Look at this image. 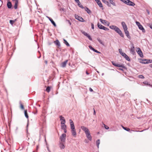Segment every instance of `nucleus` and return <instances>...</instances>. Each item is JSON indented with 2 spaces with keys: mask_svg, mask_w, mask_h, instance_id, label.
<instances>
[{
  "mask_svg": "<svg viewBox=\"0 0 152 152\" xmlns=\"http://www.w3.org/2000/svg\"><path fill=\"white\" fill-rule=\"evenodd\" d=\"M69 122L70 124V128L71 129V132L72 135L75 137L76 136L77 133L75 128L74 123L73 121L70 119Z\"/></svg>",
  "mask_w": 152,
  "mask_h": 152,
  "instance_id": "obj_1",
  "label": "nucleus"
},
{
  "mask_svg": "<svg viewBox=\"0 0 152 152\" xmlns=\"http://www.w3.org/2000/svg\"><path fill=\"white\" fill-rule=\"evenodd\" d=\"M66 135L65 134H63L60 137V142H65Z\"/></svg>",
  "mask_w": 152,
  "mask_h": 152,
  "instance_id": "obj_2",
  "label": "nucleus"
},
{
  "mask_svg": "<svg viewBox=\"0 0 152 152\" xmlns=\"http://www.w3.org/2000/svg\"><path fill=\"white\" fill-rule=\"evenodd\" d=\"M136 23L137 25L138 26L139 28L143 32L145 33V30L141 24L138 21H136Z\"/></svg>",
  "mask_w": 152,
  "mask_h": 152,
  "instance_id": "obj_3",
  "label": "nucleus"
},
{
  "mask_svg": "<svg viewBox=\"0 0 152 152\" xmlns=\"http://www.w3.org/2000/svg\"><path fill=\"white\" fill-rule=\"evenodd\" d=\"M124 3L130 6H134L135 5V4L134 2L129 0H125Z\"/></svg>",
  "mask_w": 152,
  "mask_h": 152,
  "instance_id": "obj_4",
  "label": "nucleus"
},
{
  "mask_svg": "<svg viewBox=\"0 0 152 152\" xmlns=\"http://www.w3.org/2000/svg\"><path fill=\"white\" fill-rule=\"evenodd\" d=\"M97 25L98 27L100 29H102L105 31H108L109 30L108 28L105 27L101 24H99V23H98Z\"/></svg>",
  "mask_w": 152,
  "mask_h": 152,
  "instance_id": "obj_5",
  "label": "nucleus"
},
{
  "mask_svg": "<svg viewBox=\"0 0 152 152\" xmlns=\"http://www.w3.org/2000/svg\"><path fill=\"white\" fill-rule=\"evenodd\" d=\"M59 146L61 149H64L65 147V142H60Z\"/></svg>",
  "mask_w": 152,
  "mask_h": 152,
  "instance_id": "obj_6",
  "label": "nucleus"
},
{
  "mask_svg": "<svg viewBox=\"0 0 152 152\" xmlns=\"http://www.w3.org/2000/svg\"><path fill=\"white\" fill-rule=\"evenodd\" d=\"M112 64L114 65L115 66H117L118 67H121L123 68H125V66H124V65L123 64H118L115 63L113 61H112Z\"/></svg>",
  "mask_w": 152,
  "mask_h": 152,
  "instance_id": "obj_7",
  "label": "nucleus"
},
{
  "mask_svg": "<svg viewBox=\"0 0 152 152\" xmlns=\"http://www.w3.org/2000/svg\"><path fill=\"white\" fill-rule=\"evenodd\" d=\"M137 51L140 56L141 57H143V55L142 53L141 50V49L139 48H137Z\"/></svg>",
  "mask_w": 152,
  "mask_h": 152,
  "instance_id": "obj_8",
  "label": "nucleus"
},
{
  "mask_svg": "<svg viewBox=\"0 0 152 152\" xmlns=\"http://www.w3.org/2000/svg\"><path fill=\"white\" fill-rule=\"evenodd\" d=\"M81 129L85 132L86 134L89 132V130L86 127L82 126H81Z\"/></svg>",
  "mask_w": 152,
  "mask_h": 152,
  "instance_id": "obj_9",
  "label": "nucleus"
},
{
  "mask_svg": "<svg viewBox=\"0 0 152 152\" xmlns=\"http://www.w3.org/2000/svg\"><path fill=\"white\" fill-rule=\"evenodd\" d=\"M14 3V8L15 9L17 8L18 5V0H12Z\"/></svg>",
  "mask_w": 152,
  "mask_h": 152,
  "instance_id": "obj_10",
  "label": "nucleus"
},
{
  "mask_svg": "<svg viewBox=\"0 0 152 152\" xmlns=\"http://www.w3.org/2000/svg\"><path fill=\"white\" fill-rule=\"evenodd\" d=\"M117 33H118L122 37H124V35L122 33L120 29L118 28L116 31H115Z\"/></svg>",
  "mask_w": 152,
  "mask_h": 152,
  "instance_id": "obj_11",
  "label": "nucleus"
},
{
  "mask_svg": "<svg viewBox=\"0 0 152 152\" xmlns=\"http://www.w3.org/2000/svg\"><path fill=\"white\" fill-rule=\"evenodd\" d=\"M130 51L132 53L134 54L135 53L134 51V45L132 44V47L130 49Z\"/></svg>",
  "mask_w": 152,
  "mask_h": 152,
  "instance_id": "obj_12",
  "label": "nucleus"
},
{
  "mask_svg": "<svg viewBox=\"0 0 152 152\" xmlns=\"http://www.w3.org/2000/svg\"><path fill=\"white\" fill-rule=\"evenodd\" d=\"M121 24L124 30V31L126 30H127V26L126 24V23L124 22H122Z\"/></svg>",
  "mask_w": 152,
  "mask_h": 152,
  "instance_id": "obj_13",
  "label": "nucleus"
},
{
  "mask_svg": "<svg viewBox=\"0 0 152 152\" xmlns=\"http://www.w3.org/2000/svg\"><path fill=\"white\" fill-rule=\"evenodd\" d=\"M59 117L61 121V124H64L65 123V120L64 117H63L62 116L60 115Z\"/></svg>",
  "mask_w": 152,
  "mask_h": 152,
  "instance_id": "obj_14",
  "label": "nucleus"
},
{
  "mask_svg": "<svg viewBox=\"0 0 152 152\" xmlns=\"http://www.w3.org/2000/svg\"><path fill=\"white\" fill-rule=\"evenodd\" d=\"M75 17L76 19L78 20H79L80 21H83V18L80 16H78L77 15H75Z\"/></svg>",
  "mask_w": 152,
  "mask_h": 152,
  "instance_id": "obj_15",
  "label": "nucleus"
},
{
  "mask_svg": "<svg viewBox=\"0 0 152 152\" xmlns=\"http://www.w3.org/2000/svg\"><path fill=\"white\" fill-rule=\"evenodd\" d=\"M82 33L85 36H86L89 39L91 40H92V38H91V36L88 35L87 33L86 32L83 31L82 32Z\"/></svg>",
  "mask_w": 152,
  "mask_h": 152,
  "instance_id": "obj_16",
  "label": "nucleus"
},
{
  "mask_svg": "<svg viewBox=\"0 0 152 152\" xmlns=\"http://www.w3.org/2000/svg\"><path fill=\"white\" fill-rule=\"evenodd\" d=\"M121 53L122 54V56H124L126 60L128 61H130V59L129 58L128 56L127 55H126L125 53Z\"/></svg>",
  "mask_w": 152,
  "mask_h": 152,
  "instance_id": "obj_17",
  "label": "nucleus"
},
{
  "mask_svg": "<svg viewBox=\"0 0 152 152\" xmlns=\"http://www.w3.org/2000/svg\"><path fill=\"white\" fill-rule=\"evenodd\" d=\"M97 4L101 7H103L102 5L99 0H95Z\"/></svg>",
  "mask_w": 152,
  "mask_h": 152,
  "instance_id": "obj_18",
  "label": "nucleus"
},
{
  "mask_svg": "<svg viewBox=\"0 0 152 152\" xmlns=\"http://www.w3.org/2000/svg\"><path fill=\"white\" fill-rule=\"evenodd\" d=\"M110 28L111 29L114 30L115 31H116L118 28L117 26L113 25L110 26Z\"/></svg>",
  "mask_w": 152,
  "mask_h": 152,
  "instance_id": "obj_19",
  "label": "nucleus"
},
{
  "mask_svg": "<svg viewBox=\"0 0 152 152\" xmlns=\"http://www.w3.org/2000/svg\"><path fill=\"white\" fill-rule=\"evenodd\" d=\"M67 62H68V60H66L65 61L62 62L61 63V66L63 67H65Z\"/></svg>",
  "mask_w": 152,
  "mask_h": 152,
  "instance_id": "obj_20",
  "label": "nucleus"
},
{
  "mask_svg": "<svg viewBox=\"0 0 152 152\" xmlns=\"http://www.w3.org/2000/svg\"><path fill=\"white\" fill-rule=\"evenodd\" d=\"M48 18L49 19V20L51 21V23L53 24V26H55V27H56V25L55 23V22L51 18L49 17H48Z\"/></svg>",
  "mask_w": 152,
  "mask_h": 152,
  "instance_id": "obj_21",
  "label": "nucleus"
},
{
  "mask_svg": "<svg viewBox=\"0 0 152 152\" xmlns=\"http://www.w3.org/2000/svg\"><path fill=\"white\" fill-rule=\"evenodd\" d=\"M87 137V138L90 140H91V137L90 135V132L86 134Z\"/></svg>",
  "mask_w": 152,
  "mask_h": 152,
  "instance_id": "obj_22",
  "label": "nucleus"
},
{
  "mask_svg": "<svg viewBox=\"0 0 152 152\" xmlns=\"http://www.w3.org/2000/svg\"><path fill=\"white\" fill-rule=\"evenodd\" d=\"M124 31L125 33V34L127 37H128V38H130V37L129 35V33L128 31H127V30H124Z\"/></svg>",
  "mask_w": 152,
  "mask_h": 152,
  "instance_id": "obj_23",
  "label": "nucleus"
},
{
  "mask_svg": "<svg viewBox=\"0 0 152 152\" xmlns=\"http://www.w3.org/2000/svg\"><path fill=\"white\" fill-rule=\"evenodd\" d=\"M54 43L58 47L60 46V44L59 41L58 40H56L55 41H54Z\"/></svg>",
  "mask_w": 152,
  "mask_h": 152,
  "instance_id": "obj_24",
  "label": "nucleus"
},
{
  "mask_svg": "<svg viewBox=\"0 0 152 152\" xmlns=\"http://www.w3.org/2000/svg\"><path fill=\"white\" fill-rule=\"evenodd\" d=\"M7 6V7L9 9H10L12 7V3L10 1L8 2Z\"/></svg>",
  "mask_w": 152,
  "mask_h": 152,
  "instance_id": "obj_25",
  "label": "nucleus"
},
{
  "mask_svg": "<svg viewBox=\"0 0 152 152\" xmlns=\"http://www.w3.org/2000/svg\"><path fill=\"white\" fill-rule=\"evenodd\" d=\"M102 1L103 2L107 4L108 6L110 7V5L108 1H106L105 0H102Z\"/></svg>",
  "mask_w": 152,
  "mask_h": 152,
  "instance_id": "obj_26",
  "label": "nucleus"
},
{
  "mask_svg": "<svg viewBox=\"0 0 152 152\" xmlns=\"http://www.w3.org/2000/svg\"><path fill=\"white\" fill-rule=\"evenodd\" d=\"M144 61L143 62H142V63H151L152 62V60H145L144 61Z\"/></svg>",
  "mask_w": 152,
  "mask_h": 152,
  "instance_id": "obj_27",
  "label": "nucleus"
},
{
  "mask_svg": "<svg viewBox=\"0 0 152 152\" xmlns=\"http://www.w3.org/2000/svg\"><path fill=\"white\" fill-rule=\"evenodd\" d=\"M85 10L88 14H90L91 13V10L87 7L85 8Z\"/></svg>",
  "mask_w": 152,
  "mask_h": 152,
  "instance_id": "obj_28",
  "label": "nucleus"
},
{
  "mask_svg": "<svg viewBox=\"0 0 152 152\" xmlns=\"http://www.w3.org/2000/svg\"><path fill=\"white\" fill-rule=\"evenodd\" d=\"M100 22L103 24H106L107 23V21L106 20H103L102 19H100Z\"/></svg>",
  "mask_w": 152,
  "mask_h": 152,
  "instance_id": "obj_29",
  "label": "nucleus"
},
{
  "mask_svg": "<svg viewBox=\"0 0 152 152\" xmlns=\"http://www.w3.org/2000/svg\"><path fill=\"white\" fill-rule=\"evenodd\" d=\"M96 145H97V146L98 147V148H99V144H100V140L99 139H98V140L96 141Z\"/></svg>",
  "mask_w": 152,
  "mask_h": 152,
  "instance_id": "obj_30",
  "label": "nucleus"
},
{
  "mask_svg": "<svg viewBox=\"0 0 152 152\" xmlns=\"http://www.w3.org/2000/svg\"><path fill=\"white\" fill-rule=\"evenodd\" d=\"M78 3V6L81 8L82 9L84 8V7L81 4L80 1H79V2H78L77 3Z\"/></svg>",
  "mask_w": 152,
  "mask_h": 152,
  "instance_id": "obj_31",
  "label": "nucleus"
},
{
  "mask_svg": "<svg viewBox=\"0 0 152 152\" xmlns=\"http://www.w3.org/2000/svg\"><path fill=\"white\" fill-rule=\"evenodd\" d=\"M109 1L110 4H111L113 5V6H115V4L113 2V0H109Z\"/></svg>",
  "mask_w": 152,
  "mask_h": 152,
  "instance_id": "obj_32",
  "label": "nucleus"
},
{
  "mask_svg": "<svg viewBox=\"0 0 152 152\" xmlns=\"http://www.w3.org/2000/svg\"><path fill=\"white\" fill-rule=\"evenodd\" d=\"M24 114L25 117L27 118H28V113H27V110H26L24 111Z\"/></svg>",
  "mask_w": 152,
  "mask_h": 152,
  "instance_id": "obj_33",
  "label": "nucleus"
},
{
  "mask_svg": "<svg viewBox=\"0 0 152 152\" xmlns=\"http://www.w3.org/2000/svg\"><path fill=\"white\" fill-rule=\"evenodd\" d=\"M122 128L124 130L127 131H129L130 130V129L129 128H126L124 126H122Z\"/></svg>",
  "mask_w": 152,
  "mask_h": 152,
  "instance_id": "obj_34",
  "label": "nucleus"
},
{
  "mask_svg": "<svg viewBox=\"0 0 152 152\" xmlns=\"http://www.w3.org/2000/svg\"><path fill=\"white\" fill-rule=\"evenodd\" d=\"M64 43L67 46H69V45L65 39H64Z\"/></svg>",
  "mask_w": 152,
  "mask_h": 152,
  "instance_id": "obj_35",
  "label": "nucleus"
},
{
  "mask_svg": "<svg viewBox=\"0 0 152 152\" xmlns=\"http://www.w3.org/2000/svg\"><path fill=\"white\" fill-rule=\"evenodd\" d=\"M61 128L62 129H64L66 128V126L65 125V124H61Z\"/></svg>",
  "mask_w": 152,
  "mask_h": 152,
  "instance_id": "obj_36",
  "label": "nucleus"
},
{
  "mask_svg": "<svg viewBox=\"0 0 152 152\" xmlns=\"http://www.w3.org/2000/svg\"><path fill=\"white\" fill-rule=\"evenodd\" d=\"M16 21V19H15L14 20H10V23L12 25L13 23Z\"/></svg>",
  "mask_w": 152,
  "mask_h": 152,
  "instance_id": "obj_37",
  "label": "nucleus"
},
{
  "mask_svg": "<svg viewBox=\"0 0 152 152\" xmlns=\"http://www.w3.org/2000/svg\"><path fill=\"white\" fill-rule=\"evenodd\" d=\"M97 40L101 44L103 45H104V43L100 39H97Z\"/></svg>",
  "mask_w": 152,
  "mask_h": 152,
  "instance_id": "obj_38",
  "label": "nucleus"
},
{
  "mask_svg": "<svg viewBox=\"0 0 152 152\" xmlns=\"http://www.w3.org/2000/svg\"><path fill=\"white\" fill-rule=\"evenodd\" d=\"M20 108L22 110H23L24 109V107L23 105L21 103L20 104Z\"/></svg>",
  "mask_w": 152,
  "mask_h": 152,
  "instance_id": "obj_39",
  "label": "nucleus"
},
{
  "mask_svg": "<svg viewBox=\"0 0 152 152\" xmlns=\"http://www.w3.org/2000/svg\"><path fill=\"white\" fill-rule=\"evenodd\" d=\"M50 91V88L49 86H48L46 89V91L48 92H49Z\"/></svg>",
  "mask_w": 152,
  "mask_h": 152,
  "instance_id": "obj_40",
  "label": "nucleus"
},
{
  "mask_svg": "<svg viewBox=\"0 0 152 152\" xmlns=\"http://www.w3.org/2000/svg\"><path fill=\"white\" fill-rule=\"evenodd\" d=\"M103 125H104V127L105 129H109V127L108 126L104 124Z\"/></svg>",
  "mask_w": 152,
  "mask_h": 152,
  "instance_id": "obj_41",
  "label": "nucleus"
},
{
  "mask_svg": "<svg viewBox=\"0 0 152 152\" xmlns=\"http://www.w3.org/2000/svg\"><path fill=\"white\" fill-rule=\"evenodd\" d=\"M119 52L122 55V54L121 53H124L122 52V49H119Z\"/></svg>",
  "mask_w": 152,
  "mask_h": 152,
  "instance_id": "obj_42",
  "label": "nucleus"
},
{
  "mask_svg": "<svg viewBox=\"0 0 152 152\" xmlns=\"http://www.w3.org/2000/svg\"><path fill=\"white\" fill-rule=\"evenodd\" d=\"M138 77L139 78H144V76L143 75H139Z\"/></svg>",
  "mask_w": 152,
  "mask_h": 152,
  "instance_id": "obj_43",
  "label": "nucleus"
},
{
  "mask_svg": "<svg viewBox=\"0 0 152 152\" xmlns=\"http://www.w3.org/2000/svg\"><path fill=\"white\" fill-rule=\"evenodd\" d=\"M89 48L91 49V50H92L93 51L94 50V48H93L91 46V45H89Z\"/></svg>",
  "mask_w": 152,
  "mask_h": 152,
  "instance_id": "obj_44",
  "label": "nucleus"
},
{
  "mask_svg": "<svg viewBox=\"0 0 152 152\" xmlns=\"http://www.w3.org/2000/svg\"><path fill=\"white\" fill-rule=\"evenodd\" d=\"M93 51L95 52H96L97 53H100V52L99 51H97V50H95V49H94V50Z\"/></svg>",
  "mask_w": 152,
  "mask_h": 152,
  "instance_id": "obj_45",
  "label": "nucleus"
},
{
  "mask_svg": "<svg viewBox=\"0 0 152 152\" xmlns=\"http://www.w3.org/2000/svg\"><path fill=\"white\" fill-rule=\"evenodd\" d=\"M91 28L92 29H94V25L93 23H91Z\"/></svg>",
  "mask_w": 152,
  "mask_h": 152,
  "instance_id": "obj_46",
  "label": "nucleus"
},
{
  "mask_svg": "<svg viewBox=\"0 0 152 152\" xmlns=\"http://www.w3.org/2000/svg\"><path fill=\"white\" fill-rule=\"evenodd\" d=\"M143 83L145 85H148V83L147 81L144 82Z\"/></svg>",
  "mask_w": 152,
  "mask_h": 152,
  "instance_id": "obj_47",
  "label": "nucleus"
},
{
  "mask_svg": "<svg viewBox=\"0 0 152 152\" xmlns=\"http://www.w3.org/2000/svg\"><path fill=\"white\" fill-rule=\"evenodd\" d=\"M89 90L91 92H92L93 91V90L91 88H89Z\"/></svg>",
  "mask_w": 152,
  "mask_h": 152,
  "instance_id": "obj_48",
  "label": "nucleus"
},
{
  "mask_svg": "<svg viewBox=\"0 0 152 152\" xmlns=\"http://www.w3.org/2000/svg\"><path fill=\"white\" fill-rule=\"evenodd\" d=\"M66 21L68 22L69 23L70 25L71 24V22L69 20H66Z\"/></svg>",
  "mask_w": 152,
  "mask_h": 152,
  "instance_id": "obj_49",
  "label": "nucleus"
},
{
  "mask_svg": "<svg viewBox=\"0 0 152 152\" xmlns=\"http://www.w3.org/2000/svg\"><path fill=\"white\" fill-rule=\"evenodd\" d=\"M64 130V132L65 133H66V128L65 129H63Z\"/></svg>",
  "mask_w": 152,
  "mask_h": 152,
  "instance_id": "obj_50",
  "label": "nucleus"
},
{
  "mask_svg": "<svg viewBox=\"0 0 152 152\" xmlns=\"http://www.w3.org/2000/svg\"><path fill=\"white\" fill-rule=\"evenodd\" d=\"M94 115H95L96 114V112H95V110L94 109Z\"/></svg>",
  "mask_w": 152,
  "mask_h": 152,
  "instance_id": "obj_51",
  "label": "nucleus"
},
{
  "mask_svg": "<svg viewBox=\"0 0 152 152\" xmlns=\"http://www.w3.org/2000/svg\"><path fill=\"white\" fill-rule=\"evenodd\" d=\"M76 2L77 3L78 2H79L80 1L79 0H75Z\"/></svg>",
  "mask_w": 152,
  "mask_h": 152,
  "instance_id": "obj_52",
  "label": "nucleus"
},
{
  "mask_svg": "<svg viewBox=\"0 0 152 152\" xmlns=\"http://www.w3.org/2000/svg\"><path fill=\"white\" fill-rule=\"evenodd\" d=\"M86 74L87 75H88L89 74V73L87 71H86Z\"/></svg>",
  "mask_w": 152,
  "mask_h": 152,
  "instance_id": "obj_53",
  "label": "nucleus"
},
{
  "mask_svg": "<svg viewBox=\"0 0 152 152\" xmlns=\"http://www.w3.org/2000/svg\"><path fill=\"white\" fill-rule=\"evenodd\" d=\"M150 27L152 29V25H151L150 26Z\"/></svg>",
  "mask_w": 152,
  "mask_h": 152,
  "instance_id": "obj_54",
  "label": "nucleus"
},
{
  "mask_svg": "<svg viewBox=\"0 0 152 152\" xmlns=\"http://www.w3.org/2000/svg\"><path fill=\"white\" fill-rule=\"evenodd\" d=\"M45 63L46 64H47V61H45Z\"/></svg>",
  "mask_w": 152,
  "mask_h": 152,
  "instance_id": "obj_55",
  "label": "nucleus"
},
{
  "mask_svg": "<svg viewBox=\"0 0 152 152\" xmlns=\"http://www.w3.org/2000/svg\"><path fill=\"white\" fill-rule=\"evenodd\" d=\"M150 66L152 68V64L150 65Z\"/></svg>",
  "mask_w": 152,
  "mask_h": 152,
  "instance_id": "obj_56",
  "label": "nucleus"
},
{
  "mask_svg": "<svg viewBox=\"0 0 152 152\" xmlns=\"http://www.w3.org/2000/svg\"><path fill=\"white\" fill-rule=\"evenodd\" d=\"M119 69L121 70H123L122 69H120V68Z\"/></svg>",
  "mask_w": 152,
  "mask_h": 152,
  "instance_id": "obj_57",
  "label": "nucleus"
},
{
  "mask_svg": "<svg viewBox=\"0 0 152 152\" xmlns=\"http://www.w3.org/2000/svg\"><path fill=\"white\" fill-rule=\"evenodd\" d=\"M143 130H142V131H140V132H143Z\"/></svg>",
  "mask_w": 152,
  "mask_h": 152,
  "instance_id": "obj_58",
  "label": "nucleus"
},
{
  "mask_svg": "<svg viewBox=\"0 0 152 152\" xmlns=\"http://www.w3.org/2000/svg\"><path fill=\"white\" fill-rule=\"evenodd\" d=\"M136 132H139V131H136Z\"/></svg>",
  "mask_w": 152,
  "mask_h": 152,
  "instance_id": "obj_59",
  "label": "nucleus"
}]
</instances>
